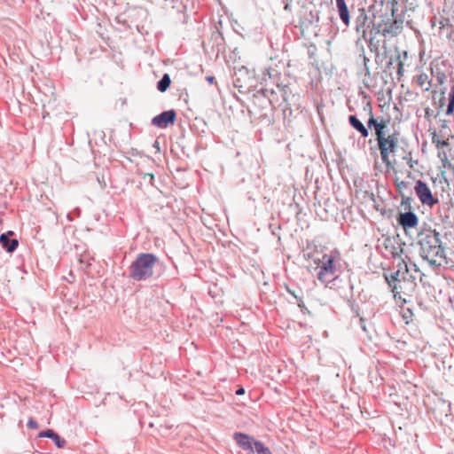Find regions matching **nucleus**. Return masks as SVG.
Listing matches in <instances>:
<instances>
[{
  "label": "nucleus",
  "mask_w": 454,
  "mask_h": 454,
  "mask_svg": "<svg viewBox=\"0 0 454 454\" xmlns=\"http://www.w3.org/2000/svg\"><path fill=\"white\" fill-rule=\"evenodd\" d=\"M370 115L367 125L369 128L373 127L375 129V136L381 160L387 169H393L394 162L390 160V154L394 153L397 147L399 134L396 132L389 135L386 134L385 129L390 122L389 119H386L384 117L376 119L373 117L372 111L370 112Z\"/></svg>",
  "instance_id": "1"
},
{
  "label": "nucleus",
  "mask_w": 454,
  "mask_h": 454,
  "mask_svg": "<svg viewBox=\"0 0 454 454\" xmlns=\"http://www.w3.org/2000/svg\"><path fill=\"white\" fill-rule=\"evenodd\" d=\"M411 260L408 256L402 258L398 263V270L386 277L387 284L392 287L395 298H398L406 302L407 298L411 297L416 288V278L409 273L408 263Z\"/></svg>",
  "instance_id": "2"
},
{
  "label": "nucleus",
  "mask_w": 454,
  "mask_h": 454,
  "mask_svg": "<svg viewBox=\"0 0 454 454\" xmlns=\"http://www.w3.org/2000/svg\"><path fill=\"white\" fill-rule=\"evenodd\" d=\"M419 244L422 258L433 266H441L446 260L444 249L442 246L440 234L432 229L419 232Z\"/></svg>",
  "instance_id": "3"
},
{
  "label": "nucleus",
  "mask_w": 454,
  "mask_h": 454,
  "mask_svg": "<svg viewBox=\"0 0 454 454\" xmlns=\"http://www.w3.org/2000/svg\"><path fill=\"white\" fill-rule=\"evenodd\" d=\"M341 254L338 249L323 253L314 259L317 279L325 285L333 283L341 272Z\"/></svg>",
  "instance_id": "4"
},
{
  "label": "nucleus",
  "mask_w": 454,
  "mask_h": 454,
  "mask_svg": "<svg viewBox=\"0 0 454 454\" xmlns=\"http://www.w3.org/2000/svg\"><path fill=\"white\" fill-rule=\"evenodd\" d=\"M157 262V256L153 254H140L130 265V278L137 281L151 278Z\"/></svg>",
  "instance_id": "5"
},
{
  "label": "nucleus",
  "mask_w": 454,
  "mask_h": 454,
  "mask_svg": "<svg viewBox=\"0 0 454 454\" xmlns=\"http://www.w3.org/2000/svg\"><path fill=\"white\" fill-rule=\"evenodd\" d=\"M431 136V141L435 145L437 149V156L442 163V176H444L446 170H454V165L451 163L449 157L450 156L451 148L450 147V142L448 137H444L442 135V139L440 138V135L437 134L435 129L429 130Z\"/></svg>",
  "instance_id": "6"
},
{
  "label": "nucleus",
  "mask_w": 454,
  "mask_h": 454,
  "mask_svg": "<svg viewBox=\"0 0 454 454\" xmlns=\"http://www.w3.org/2000/svg\"><path fill=\"white\" fill-rule=\"evenodd\" d=\"M439 25L440 34L450 39L454 35V0H444Z\"/></svg>",
  "instance_id": "7"
},
{
  "label": "nucleus",
  "mask_w": 454,
  "mask_h": 454,
  "mask_svg": "<svg viewBox=\"0 0 454 454\" xmlns=\"http://www.w3.org/2000/svg\"><path fill=\"white\" fill-rule=\"evenodd\" d=\"M414 190L419 201L423 205L433 207L438 203V200L434 197L430 187L422 180L416 182Z\"/></svg>",
  "instance_id": "8"
},
{
  "label": "nucleus",
  "mask_w": 454,
  "mask_h": 454,
  "mask_svg": "<svg viewBox=\"0 0 454 454\" xmlns=\"http://www.w3.org/2000/svg\"><path fill=\"white\" fill-rule=\"evenodd\" d=\"M176 114L174 110L165 111L160 114L156 115L153 120V125L165 129L169 124H173L176 121Z\"/></svg>",
  "instance_id": "9"
},
{
  "label": "nucleus",
  "mask_w": 454,
  "mask_h": 454,
  "mask_svg": "<svg viewBox=\"0 0 454 454\" xmlns=\"http://www.w3.org/2000/svg\"><path fill=\"white\" fill-rule=\"evenodd\" d=\"M398 223L403 227L405 232L414 229L419 224V218L413 212L400 213L397 217Z\"/></svg>",
  "instance_id": "10"
},
{
  "label": "nucleus",
  "mask_w": 454,
  "mask_h": 454,
  "mask_svg": "<svg viewBox=\"0 0 454 454\" xmlns=\"http://www.w3.org/2000/svg\"><path fill=\"white\" fill-rule=\"evenodd\" d=\"M233 437L241 449L249 453H254V446L256 441L253 437L243 433H235Z\"/></svg>",
  "instance_id": "11"
},
{
  "label": "nucleus",
  "mask_w": 454,
  "mask_h": 454,
  "mask_svg": "<svg viewBox=\"0 0 454 454\" xmlns=\"http://www.w3.org/2000/svg\"><path fill=\"white\" fill-rule=\"evenodd\" d=\"M403 246H404V243H402L400 239L396 238L387 239L385 241V247L387 249H389L393 257H400L403 254Z\"/></svg>",
  "instance_id": "12"
},
{
  "label": "nucleus",
  "mask_w": 454,
  "mask_h": 454,
  "mask_svg": "<svg viewBox=\"0 0 454 454\" xmlns=\"http://www.w3.org/2000/svg\"><path fill=\"white\" fill-rule=\"evenodd\" d=\"M395 184L398 193L402 197H404L406 195V193L411 192L410 183L403 180L397 171H395Z\"/></svg>",
  "instance_id": "13"
},
{
  "label": "nucleus",
  "mask_w": 454,
  "mask_h": 454,
  "mask_svg": "<svg viewBox=\"0 0 454 454\" xmlns=\"http://www.w3.org/2000/svg\"><path fill=\"white\" fill-rule=\"evenodd\" d=\"M12 231H9L8 233H4L0 236V243L3 246L4 249L8 252H12L16 249L18 247V240L17 239H10L9 235H12Z\"/></svg>",
  "instance_id": "14"
},
{
  "label": "nucleus",
  "mask_w": 454,
  "mask_h": 454,
  "mask_svg": "<svg viewBox=\"0 0 454 454\" xmlns=\"http://www.w3.org/2000/svg\"><path fill=\"white\" fill-rule=\"evenodd\" d=\"M403 30V21L394 20L390 24L386 25L383 29L384 35L395 36Z\"/></svg>",
  "instance_id": "15"
},
{
  "label": "nucleus",
  "mask_w": 454,
  "mask_h": 454,
  "mask_svg": "<svg viewBox=\"0 0 454 454\" xmlns=\"http://www.w3.org/2000/svg\"><path fill=\"white\" fill-rule=\"evenodd\" d=\"M39 436L51 438V440H53L58 448H64L66 445V441L51 429L41 432L39 434Z\"/></svg>",
  "instance_id": "16"
},
{
  "label": "nucleus",
  "mask_w": 454,
  "mask_h": 454,
  "mask_svg": "<svg viewBox=\"0 0 454 454\" xmlns=\"http://www.w3.org/2000/svg\"><path fill=\"white\" fill-rule=\"evenodd\" d=\"M336 5L340 20L347 26L349 24V12L345 0H336Z\"/></svg>",
  "instance_id": "17"
},
{
  "label": "nucleus",
  "mask_w": 454,
  "mask_h": 454,
  "mask_svg": "<svg viewBox=\"0 0 454 454\" xmlns=\"http://www.w3.org/2000/svg\"><path fill=\"white\" fill-rule=\"evenodd\" d=\"M348 121L350 125L356 129L363 137H367L369 135L368 129L364 127V125L356 118L355 115H350L348 117Z\"/></svg>",
  "instance_id": "18"
},
{
  "label": "nucleus",
  "mask_w": 454,
  "mask_h": 454,
  "mask_svg": "<svg viewBox=\"0 0 454 454\" xmlns=\"http://www.w3.org/2000/svg\"><path fill=\"white\" fill-rule=\"evenodd\" d=\"M416 84L423 89L425 91H428L431 88V80L426 73H421L415 77Z\"/></svg>",
  "instance_id": "19"
},
{
  "label": "nucleus",
  "mask_w": 454,
  "mask_h": 454,
  "mask_svg": "<svg viewBox=\"0 0 454 454\" xmlns=\"http://www.w3.org/2000/svg\"><path fill=\"white\" fill-rule=\"evenodd\" d=\"M171 80L168 74H165L160 81L158 82L157 88L160 92L166 91L170 86Z\"/></svg>",
  "instance_id": "20"
},
{
  "label": "nucleus",
  "mask_w": 454,
  "mask_h": 454,
  "mask_svg": "<svg viewBox=\"0 0 454 454\" xmlns=\"http://www.w3.org/2000/svg\"><path fill=\"white\" fill-rule=\"evenodd\" d=\"M254 450L256 454H272L270 450L259 441H256Z\"/></svg>",
  "instance_id": "21"
},
{
  "label": "nucleus",
  "mask_w": 454,
  "mask_h": 454,
  "mask_svg": "<svg viewBox=\"0 0 454 454\" xmlns=\"http://www.w3.org/2000/svg\"><path fill=\"white\" fill-rule=\"evenodd\" d=\"M448 121L446 120H440V129H439V132H437L438 135H440V138L442 139V135L444 136V137H448L449 138V135L446 134V130L449 129V125H448Z\"/></svg>",
  "instance_id": "22"
},
{
  "label": "nucleus",
  "mask_w": 454,
  "mask_h": 454,
  "mask_svg": "<svg viewBox=\"0 0 454 454\" xmlns=\"http://www.w3.org/2000/svg\"><path fill=\"white\" fill-rule=\"evenodd\" d=\"M453 111H454V84H453L451 93L450 96V101H449L446 114L450 115L453 113Z\"/></svg>",
  "instance_id": "23"
},
{
  "label": "nucleus",
  "mask_w": 454,
  "mask_h": 454,
  "mask_svg": "<svg viewBox=\"0 0 454 454\" xmlns=\"http://www.w3.org/2000/svg\"><path fill=\"white\" fill-rule=\"evenodd\" d=\"M27 427L30 428V429H37L38 428V424L35 420H34L32 418H30L27 421Z\"/></svg>",
  "instance_id": "24"
},
{
  "label": "nucleus",
  "mask_w": 454,
  "mask_h": 454,
  "mask_svg": "<svg viewBox=\"0 0 454 454\" xmlns=\"http://www.w3.org/2000/svg\"><path fill=\"white\" fill-rule=\"evenodd\" d=\"M403 73V63L402 61H400L399 64H398L397 74H398L399 76H402Z\"/></svg>",
  "instance_id": "25"
},
{
  "label": "nucleus",
  "mask_w": 454,
  "mask_h": 454,
  "mask_svg": "<svg viewBox=\"0 0 454 454\" xmlns=\"http://www.w3.org/2000/svg\"><path fill=\"white\" fill-rule=\"evenodd\" d=\"M245 394V389L243 387H239L237 391H236V395H242Z\"/></svg>",
  "instance_id": "26"
},
{
  "label": "nucleus",
  "mask_w": 454,
  "mask_h": 454,
  "mask_svg": "<svg viewBox=\"0 0 454 454\" xmlns=\"http://www.w3.org/2000/svg\"><path fill=\"white\" fill-rule=\"evenodd\" d=\"M360 321H361V325H362L363 330H364V331H366L365 325H364V318H363V317H361V318H360Z\"/></svg>",
  "instance_id": "27"
},
{
  "label": "nucleus",
  "mask_w": 454,
  "mask_h": 454,
  "mask_svg": "<svg viewBox=\"0 0 454 454\" xmlns=\"http://www.w3.org/2000/svg\"><path fill=\"white\" fill-rule=\"evenodd\" d=\"M207 80L210 83H213V82H214L215 78H214L213 76H207Z\"/></svg>",
  "instance_id": "28"
},
{
  "label": "nucleus",
  "mask_w": 454,
  "mask_h": 454,
  "mask_svg": "<svg viewBox=\"0 0 454 454\" xmlns=\"http://www.w3.org/2000/svg\"><path fill=\"white\" fill-rule=\"evenodd\" d=\"M425 117H426L427 119H429V117H430V113H429V110H428V109H427V110H426V112H425Z\"/></svg>",
  "instance_id": "29"
},
{
  "label": "nucleus",
  "mask_w": 454,
  "mask_h": 454,
  "mask_svg": "<svg viewBox=\"0 0 454 454\" xmlns=\"http://www.w3.org/2000/svg\"><path fill=\"white\" fill-rule=\"evenodd\" d=\"M286 290H287V292H288L289 294H291L292 295H294L295 298H298V297L294 294V293L292 290H290L288 287H286Z\"/></svg>",
  "instance_id": "30"
},
{
  "label": "nucleus",
  "mask_w": 454,
  "mask_h": 454,
  "mask_svg": "<svg viewBox=\"0 0 454 454\" xmlns=\"http://www.w3.org/2000/svg\"><path fill=\"white\" fill-rule=\"evenodd\" d=\"M145 176H149V178H150L151 180H153V174H145Z\"/></svg>",
  "instance_id": "31"
},
{
  "label": "nucleus",
  "mask_w": 454,
  "mask_h": 454,
  "mask_svg": "<svg viewBox=\"0 0 454 454\" xmlns=\"http://www.w3.org/2000/svg\"><path fill=\"white\" fill-rule=\"evenodd\" d=\"M439 82H440V83H442V77H441V78H439Z\"/></svg>",
  "instance_id": "32"
},
{
  "label": "nucleus",
  "mask_w": 454,
  "mask_h": 454,
  "mask_svg": "<svg viewBox=\"0 0 454 454\" xmlns=\"http://www.w3.org/2000/svg\"><path fill=\"white\" fill-rule=\"evenodd\" d=\"M407 172H408V176H411V171H407Z\"/></svg>",
  "instance_id": "33"
}]
</instances>
